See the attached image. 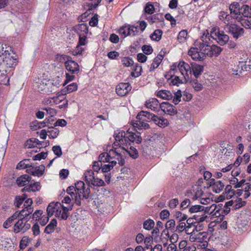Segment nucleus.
I'll use <instances>...</instances> for the list:
<instances>
[{"instance_id":"f257e3e1","label":"nucleus","mask_w":251,"mask_h":251,"mask_svg":"<svg viewBox=\"0 0 251 251\" xmlns=\"http://www.w3.org/2000/svg\"><path fill=\"white\" fill-rule=\"evenodd\" d=\"M12 53L10 47L0 43V70L7 72L9 69L16 66V59L11 55Z\"/></svg>"},{"instance_id":"f03ea898","label":"nucleus","mask_w":251,"mask_h":251,"mask_svg":"<svg viewBox=\"0 0 251 251\" xmlns=\"http://www.w3.org/2000/svg\"><path fill=\"white\" fill-rule=\"evenodd\" d=\"M73 208V205L69 207H65L60 202H51L47 208L48 217L52 216L54 214L58 218L66 220L68 217V211Z\"/></svg>"},{"instance_id":"7ed1b4c3","label":"nucleus","mask_w":251,"mask_h":251,"mask_svg":"<svg viewBox=\"0 0 251 251\" xmlns=\"http://www.w3.org/2000/svg\"><path fill=\"white\" fill-rule=\"evenodd\" d=\"M189 240L195 243L198 249H205L208 246V234L206 232H193L189 236Z\"/></svg>"},{"instance_id":"20e7f679","label":"nucleus","mask_w":251,"mask_h":251,"mask_svg":"<svg viewBox=\"0 0 251 251\" xmlns=\"http://www.w3.org/2000/svg\"><path fill=\"white\" fill-rule=\"evenodd\" d=\"M116 159L118 161L120 165L123 166L125 164V160L122 157V154L120 151L116 149L115 150H110L109 152L101 153L99 156V161L101 163L108 162L112 160V159Z\"/></svg>"},{"instance_id":"39448f33","label":"nucleus","mask_w":251,"mask_h":251,"mask_svg":"<svg viewBox=\"0 0 251 251\" xmlns=\"http://www.w3.org/2000/svg\"><path fill=\"white\" fill-rule=\"evenodd\" d=\"M136 121L131 122V125L133 127L139 130L149 128V125L146 122H149L151 120L150 113L142 111L138 113L136 116Z\"/></svg>"},{"instance_id":"423d86ee","label":"nucleus","mask_w":251,"mask_h":251,"mask_svg":"<svg viewBox=\"0 0 251 251\" xmlns=\"http://www.w3.org/2000/svg\"><path fill=\"white\" fill-rule=\"evenodd\" d=\"M210 37L221 46H224L229 41V36L217 26L213 27L210 31Z\"/></svg>"},{"instance_id":"0eeeda50","label":"nucleus","mask_w":251,"mask_h":251,"mask_svg":"<svg viewBox=\"0 0 251 251\" xmlns=\"http://www.w3.org/2000/svg\"><path fill=\"white\" fill-rule=\"evenodd\" d=\"M88 28L87 25L85 24L77 25L74 27V31L79 36L80 45H86L87 43Z\"/></svg>"},{"instance_id":"6e6552de","label":"nucleus","mask_w":251,"mask_h":251,"mask_svg":"<svg viewBox=\"0 0 251 251\" xmlns=\"http://www.w3.org/2000/svg\"><path fill=\"white\" fill-rule=\"evenodd\" d=\"M85 181L88 184L91 183L95 186H103L105 185L104 181L95 176L94 173L92 170L86 171L84 174Z\"/></svg>"},{"instance_id":"1a4fd4ad","label":"nucleus","mask_w":251,"mask_h":251,"mask_svg":"<svg viewBox=\"0 0 251 251\" xmlns=\"http://www.w3.org/2000/svg\"><path fill=\"white\" fill-rule=\"evenodd\" d=\"M75 188L77 192L79 199H88L90 194V189L89 186L87 188L83 181H79L75 184Z\"/></svg>"},{"instance_id":"9d476101","label":"nucleus","mask_w":251,"mask_h":251,"mask_svg":"<svg viewBox=\"0 0 251 251\" xmlns=\"http://www.w3.org/2000/svg\"><path fill=\"white\" fill-rule=\"evenodd\" d=\"M114 137L115 141L114 143L115 146H119L122 149L128 143V140L126 136V133L123 130H117L115 132Z\"/></svg>"},{"instance_id":"9b49d317","label":"nucleus","mask_w":251,"mask_h":251,"mask_svg":"<svg viewBox=\"0 0 251 251\" xmlns=\"http://www.w3.org/2000/svg\"><path fill=\"white\" fill-rule=\"evenodd\" d=\"M66 93H64L63 91L58 93L55 97L50 98L48 100L50 101L49 103H53L54 104H58L62 102H63V104L60 105V108L63 107H66L68 105V100L66 99Z\"/></svg>"},{"instance_id":"f8f14e48","label":"nucleus","mask_w":251,"mask_h":251,"mask_svg":"<svg viewBox=\"0 0 251 251\" xmlns=\"http://www.w3.org/2000/svg\"><path fill=\"white\" fill-rule=\"evenodd\" d=\"M138 32L137 26L129 25L122 26L119 30V33L123 38L128 35L134 36Z\"/></svg>"},{"instance_id":"ddd939ff","label":"nucleus","mask_w":251,"mask_h":251,"mask_svg":"<svg viewBox=\"0 0 251 251\" xmlns=\"http://www.w3.org/2000/svg\"><path fill=\"white\" fill-rule=\"evenodd\" d=\"M177 68L182 75V78L185 81L189 79V75L192 73L191 66L184 61H181L177 64Z\"/></svg>"},{"instance_id":"4468645a","label":"nucleus","mask_w":251,"mask_h":251,"mask_svg":"<svg viewBox=\"0 0 251 251\" xmlns=\"http://www.w3.org/2000/svg\"><path fill=\"white\" fill-rule=\"evenodd\" d=\"M30 227V225L25 221V219L19 218L18 221L14 224L13 227V231L18 233L20 232H25Z\"/></svg>"},{"instance_id":"2eb2a0df","label":"nucleus","mask_w":251,"mask_h":251,"mask_svg":"<svg viewBox=\"0 0 251 251\" xmlns=\"http://www.w3.org/2000/svg\"><path fill=\"white\" fill-rule=\"evenodd\" d=\"M226 26L228 32L234 38L238 39L244 34V29L236 24H227Z\"/></svg>"},{"instance_id":"dca6fc26","label":"nucleus","mask_w":251,"mask_h":251,"mask_svg":"<svg viewBox=\"0 0 251 251\" xmlns=\"http://www.w3.org/2000/svg\"><path fill=\"white\" fill-rule=\"evenodd\" d=\"M223 211L221 209V206L219 205H217L215 203L211 204L210 206L206 207L204 206V212L205 213H208L211 215L212 216L216 217H220L219 212Z\"/></svg>"},{"instance_id":"f3484780","label":"nucleus","mask_w":251,"mask_h":251,"mask_svg":"<svg viewBox=\"0 0 251 251\" xmlns=\"http://www.w3.org/2000/svg\"><path fill=\"white\" fill-rule=\"evenodd\" d=\"M131 89V87L128 83H121L118 84L116 89L118 95L123 97L126 96Z\"/></svg>"},{"instance_id":"a211bd4d","label":"nucleus","mask_w":251,"mask_h":251,"mask_svg":"<svg viewBox=\"0 0 251 251\" xmlns=\"http://www.w3.org/2000/svg\"><path fill=\"white\" fill-rule=\"evenodd\" d=\"M65 67L66 69L72 74H77L79 71L78 64L71 59H68L65 61Z\"/></svg>"},{"instance_id":"6ab92c4d","label":"nucleus","mask_w":251,"mask_h":251,"mask_svg":"<svg viewBox=\"0 0 251 251\" xmlns=\"http://www.w3.org/2000/svg\"><path fill=\"white\" fill-rule=\"evenodd\" d=\"M150 119L156 125L161 127H164L169 124V122L166 119L163 117H158L151 113Z\"/></svg>"},{"instance_id":"aec40b11","label":"nucleus","mask_w":251,"mask_h":251,"mask_svg":"<svg viewBox=\"0 0 251 251\" xmlns=\"http://www.w3.org/2000/svg\"><path fill=\"white\" fill-rule=\"evenodd\" d=\"M147 108L151 109L153 111H158L160 108V104L156 98H150L145 102V104Z\"/></svg>"},{"instance_id":"412c9836","label":"nucleus","mask_w":251,"mask_h":251,"mask_svg":"<svg viewBox=\"0 0 251 251\" xmlns=\"http://www.w3.org/2000/svg\"><path fill=\"white\" fill-rule=\"evenodd\" d=\"M160 109L167 114L172 116L176 113V109L169 102H162L160 104Z\"/></svg>"},{"instance_id":"4be33fe9","label":"nucleus","mask_w":251,"mask_h":251,"mask_svg":"<svg viewBox=\"0 0 251 251\" xmlns=\"http://www.w3.org/2000/svg\"><path fill=\"white\" fill-rule=\"evenodd\" d=\"M224 184L220 180L216 181L214 179H211L210 187L213 192L215 193H220L224 189Z\"/></svg>"},{"instance_id":"5701e85b","label":"nucleus","mask_w":251,"mask_h":251,"mask_svg":"<svg viewBox=\"0 0 251 251\" xmlns=\"http://www.w3.org/2000/svg\"><path fill=\"white\" fill-rule=\"evenodd\" d=\"M188 54L194 60L201 61L203 60V55L201 54L198 48H191L188 51Z\"/></svg>"},{"instance_id":"b1692460","label":"nucleus","mask_w":251,"mask_h":251,"mask_svg":"<svg viewBox=\"0 0 251 251\" xmlns=\"http://www.w3.org/2000/svg\"><path fill=\"white\" fill-rule=\"evenodd\" d=\"M165 77L170 85L178 86L183 82V78H180L179 76L175 75L174 74H167L165 75Z\"/></svg>"},{"instance_id":"393cba45","label":"nucleus","mask_w":251,"mask_h":251,"mask_svg":"<svg viewBox=\"0 0 251 251\" xmlns=\"http://www.w3.org/2000/svg\"><path fill=\"white\" fill-rule=\"evenodd\" d=\"M202 192L203 191L201 187L199 185H195L193 186L191 193H188V196L194 200H197L200 199Z\"/></svg>"},{"instance_id":"a878e982","label":"nucleus","mask_w":251,"mask_h":251,"mask_svg":"<svg viewBox=\"0 0 251 251\" xmlns=\"http://www.w3.org/2000/svg\"><path fill=\"white\" fill-rule=\"evenodd\" d=\"M122 149L133 159H136L138 157L137 150L131 146L130 143H129V145L127 143L125 146H123Z\"/></svg>"},{"instance_id":"bb28decb","label":"nucleus","mask_w":251,"mask_h":251,"mask_svg":"<svg viewBox=\"0 0 251 251\" xmlns=\"http://www.w3.org/2000/svg\"><path fill=\"white\" fill-rule=\"evenodd\" d=\"M126 138L128 140V145L129 143L135 142L137 144H140L142 141V137L138 133H135L132 132L127 131Z\"/></svg>"},{"instance_id":"cd10ccee","label":"nucleus","mask_w":251,"mask_h":251,"mask_svg":"<svg viewBox=\"0 0 251 251\" xmlns=\"http://www.w3.org/2000/svg\"><path fill=\"white\" fill-rule=\"evenodd\" d=\"M199 50L201 54L203 55V59L205 58L206 55L211 57V46H210L209 44H204V43H200Z\"/></svg>"},{"instance_id":"c85d7f7f","label":"nucleus","mask_w":251,"mask_h":251,"mask_svg":"<svg viewBox=\"0 0 251 251\" xmlns=\"http://www.w3.org/2000/svg\"><path fill=\"white\" fill-rule=\"evenodd\" d=\"M238 67L239 69V70L233 69V75H240L243 71H247L250 69V67H249L247 62H239L238 64Z\"/></svg>"},{"instance_id":"c756f323","label":"nucleus","mask_w":251,"mask_h":251,"mask_svg":"<svg viewBox=\"0 0 251 251\" xmlns=\"http://www.w3.org/2000/svg\"><path fill=\"white\" fill-rule=\"evenodd\" d=\"M199 200L202 204H207L212 201V195L208 192L203 191Z\"/></svg>"},{"instance_id":"7c9ffc66","label":"nucleus","mask_w":251,"mask_h":251,"mask_svg":"<svg viewBox=\"0 0 251 251\" xmlns=\"http://www.w3.org/2000/svg\"><path fill=\"white\" fill-rule=\"evenodd\" d=\"M230 13L235 19H238L240 16V5L238 2H233L229 6Z\"/></svg>"},{"instance_id":"2f4dec72","label":"nucleus","mask_w":251,"mask_h":251,"mask_svg":"<svg viewBox=\"0 0 251 251\" xmlns=\"http://www.w3.org/2000/svg\"><path fill=\"white\" fill-rule=\"evenodd\" d=\"M191 68L193 74L196 77H198L201 74L203 70L202 66L198 65L195 63L191 64Z\"/></svg>"},{"instance_id":"473e14b6","label":"nucleus","mask_w":251,"mask_h":251,"mask_svg":"<svg viewBox=\"0 0 251 251\" xmlns=\"http://www.w3.org/2000/svg\"><path fill=\"white\" fill-rule=\"evenodd\" d=\"M156 96L162 99L171 100L173 98V94L169 91L163 90L157 92Z\"/></svg>"},{"instance_id":"72a5a7b5","label":"nucleus","mask_w":251,"mask_h":251,"mask_svg":"<svg viewBox=\"0 0 251 251\" xmlns=\"http://www.w3.org/2000/svg\"><path fill=\"white\" fill-rule=\"evenodd\" d=\"M31 177L28 175H24L19 177L16 180V183L19 186H23L28 184L30 181Z\"/></svg>"},{"instance_id":"f704fd0d","label":"nucleus","mask_w":251,"mask_h":251,"mask_svg":"<svg viewBox=\"0 0 251 251\" xmlns=\"http://www.w3.org/2000/svg\"><path fill=\"white\" fill-rule=\"evenodd\" d=\"M57 225L56 219H52L49 224L46 227L44 232L47 234H50L52 233L55 229Z\"/></svg>"},{"instance_id":"c9c22d12","label":"nucleus","mask_w":251,"mask_h":251,"mask_svg":"<svg viewBox=\"0 0 251 251\" xmlns=\"http://www.w3.org/2000/svg\"><path fill=\"white\" fill-rule=\"evenodd\" d=\"M19 216L18 212H15L11 216L9 217L3 223V226L5 228H8L12 226L13 221L16 220Z\"/></svg>"},{"instance_id":"e433bc0d","label":"nucleus","mask_w":251,"mask_h":251,"mask_svg":"<svg viewBox=\"0 0 251 251\" xmlns=\"http://www.w3.org/2000/svg\"><path fill=\"white\" fill-rule=\"evenodd\" d=\"M40 188L41 186L40 183L36 182L24 187L23 188V191L35 192L39 191Z\"/></svg>"},{"instance_id":"4c0bfd02","label":"nucleus","mask_w":251,"mask_h":251,"mask_svg":"<svg viewBox=\"0 0 251 251\" xmlns=\"http://www.w3.org/2000/svg\"><path fill=\"white\" fill-rule=\"evenodd\" d=\"M163 58V56L161 54H158L153 60L151 67L150 68V71H152L155 69L157 68L159 64L161 63L162 59Z\"/></svg>"},{"instance_id":"58836bf2","label":"nucleus","mask_w":251,"mask_h":251,"mask_svg":"<svg viewBox=\"0 0 251 251\" xmlns=\"http://www.w3.org/2000/svg\"><path fill=\"white\" fill-rule=\"evenodd\" d=\"M107 163H108L106 164H103L102 163V172L107 173L110 171L117 164V161L116 160H112Z\"/></svg>"},{"instance_id":"ea45409f","label":"nucleus","mask_w":251,"mask_h":251,"mask_svg":"<svg viewBox=\"0 0 251 251\" xmlns=\"http://www.w3.org/2000/svg\"><path fill=\"white\" fill-rule=\"evenodd\" d=\"M33 211V209L32 207H28L27 208L24 207L22 210H21L20 212H18V214H19V216L18 218H21L25 219V217L31 214Z\"/></svg>"},{"instance_id":"a19ab883","label":"nucleus","mask_w":251,"mask_h":251,"mask_svg":"<svg viewBox=\"0 0 251 251\" xmlns=\"http://www.w3.org/2000/svg\"><path fill=\"white\" fill-rule=\"evenodd\" d=\"M32 164L30 163L29 159H24L20 161L17 166V169H24L28 168V167H31Z\"/></svg>"},{"instance_id":"79ce46f5","label":"nucleus","mask_w":251,"mask_h":251,"mask_svg":"<svg viewBox=\"0 0 251 251\" xmlns=\"http://www.w3.org/2000/svg\"><path fill=\"white\" fill-rule=\"evenodd\" d=\"M40 141L36 138H31L27 140L25 144V146L28 149H31L34 148L37 145L39 144Z\"/></svg>"},{"instance_id":"37998d69","label":"nucleus","mask_w":251,"mask_h":251,"mask_svg":"<svg viewBox=\"0 0 251 251\" xmlns=\"http://www.w3.org/2000/svg\"><path fill=\"white\" fill-rule=\"evenodd\" d=\"M48 132L49 133L48 136L50 138L55 139L58 136L59 130L57 128L49 127Z\"/></svg>"},{"instance_id":"c03bdc74","label":"nucleus","mask_w":251,"mask_h":251,"mask_svg":"<svg viewBox=\"0 0 251 251\" xmlns=\"http://www.w3.org/2000/svg\"><path fill=\"white\" fill-rule=\"evenodd\" d=\"M225 191L227 199H231L235 194V191L232 189V186L230 185H227L226 187Z\"/></svg>"},{"instance_id":"a18cd8bd","label":"nucleus","mask_w":251,"mask_h":251,"mask_svg":"<svg viewBox=\"0 0 251 251\" xmlns=\"http://www.w3.org/2000/svg\"><path fill=\"white\" fill-rule=\"evenodd\" d=\"M78 86L76 83H72L68 85L64 90L62 91L64 93H70L74 91H76L77 89Z\"/></svg>"},{"instance_id":"49530a36","label":"nucleus","mask_w":251,"mask_h":251,"mask_svg":"<svg viewBox=\"0 0 251 251\" xmlns=\"http://www.w3.org/2000/svg\"><path fill=\"white\" fill-rule=\"evenodd\" d=\"M162 35V30L160 29H156L150 35V37L152 40L158 41L161 39Z\"/></svg>"},{"instance_id":"de8ad7c7","label":"nucleus","mask_w":251,"mask_h":251,"mask_svg":"<svg viewBox=\"0 0 251 251\" xmlns=\"http://www.w3.org/2000/svg\"><path fill=\"white\" fill-rule=\"evenodd\" d=\"M142 68L141 66L136 64L134 68V71L131 72V75L133 77H137L141 75Z\"/></svg>"},{"instance_id":"09e8293b","label":"nucleus","mask_w":251,"mask_h":251,"mask_svg":"<svg viewBox=\"0 0 251 251\" xmlns=\"http://www.w3.org/2000/svg\"><path fill=\"white\" fill-rule=\"evenodd\" d=\"M154 226V222L152 220L148 219L146 220L143 223V227L144 229L150 230Z\"/></svg>"},{"instance_id":"8fccbe9b","label":"nucleus","mask_w":251,"mask_h":251,"mask_svg":"<svg viewBox=\"0 0 251 251\" xmlns=\"http://www.w3.org/2000/svg\"><path fill=\"white\" fill-rule=\"evenodd\" d=\"M166 228L172 231H176V222L174 219L169 220L165 225Z\"/></svg>"},{"instance_id":"3c124183","label":"nucleus","mask_w":251,"mask_h":251,"mask_svg":"<svg viewBox=\"0 0 251 251\" xmlns=\"http://www.w3.org/2000/svg\"><path fill=\"white\" fill-rule=\"evenodd\" d=\"M186 224L185 222L178 221L176 226V231L178 233H181L186 228Z\"/></svg>"},{"instance_id":"603ef678","label":"nucleus","mask_w":251,"mask_h":251,"mask_svg":"<svg viewBox=\"0 0 251 251\" xmlns=\"http://www.w3.org/2000/svg\"><path fill=\"white\" fill-rule=\"evenodd\" d=\"M191 213L204 211V206L200 205H194L191 206L189 209Z\"/></svg>"},{"instance_id":"864d4df0","label":"nucleus","mask_w":251,"mask_h":251,"mask_svg":"<svg viewBox=\"0 0 251 251\" xmlns=\"http://www.w3.org/2000/svg\"><path fill=\"white\" fill-rule=\"evenodd\" d=\"M187 32L185 30L180 31L178 35L177 39L180 43H184L186 40Z\"/></svg>"},{"instance_id":"5fc2aeb1","label":"nucleus","mask_w":251,"mask_h":251,"mask_svg":"<svg viewBox=\"0 0 251 251\" xmlns=\"http://www.w3.org/2000/svg\"><path fill=\"white\" fill-rule=\"evenodd\" d=\"M222 49L220 47H218L216 45H212L211 46V57L213 56H218L221 52Z\"/></svg>"},{"instance_id":"6e6d98bb","label":"nucleus","mask_w":251,"mask_h":251,"mask_svg":"<svg viewBox=\"0 0 251 251\" xmlns=\"http://www.w3.org/2000/svg\"><path fill=\"white\" fill-rule=\"evenodd\" d=\"M182 96L180 90H178L176 93H174L173 98L172 99L173 102L175 104H177L181 100V98Z\"/></svg>"},{"instance_id":"4d7b16f0","label":"nucleus","mask_w":251,"mask_h":251,"mask_svg":"<svg viewBox=\"0 0 251 251\" xmlns=\"http://www.w3.org/2000/svg\"><path fill=\"white\" fill-rule=\"evenodd\" d=\"M67 194L69 195L72 200H75L77 204H80V200L81 199H79V197L78 195L77 192H71L67 193Z\"/></svg>"},{"instance_id":"13d9d810","label":"nucleus","mask_w":251,"mask_h":251,"mask_svg":"<svg viewBox=\"0 0 251 251\" xmlns=\"http://www.w3.org/2000/svg\"><path fill=\"white\" fill-rule=\"evenodd\" d=\"M191 83L192 86L196 91H200L203 88L202 85L197 80H194L192 81Z\"/></svg>"},{"instance_id":"bf43d9fd","label":"nucleus","mask_w":251,"mask_h":251,"mask_svg":"<svg viewBox=\"0 0 251 251\" xmlns=\"http://www.w3.org/2000/svg\"><path fill=\"white\" fill-rule=\"evenodd\" d=\"M201 40L202 41L201 43H204V44H209V41L210 40V36L207 30L203 32V34L201 37Z\"/></svg>"},{"instance_id":"052dcab7","label":"nucleus","mask_w":251,"mask_h":251,"mask_svg":"<svg viewBox=\"0 0 251 251\" xmlns=\"http://www.w3.org/2000/svg\"><path fill=\"white\" fill-rule=\"evenodd\" d=\"M234 202H235L233 205V208L235 209L241 208L246 204V202L242 201L241 198H238L236 200L234 201Z\"/></svg>"},{"instance_id":"680f3d73","label":"nucleus","mask_w":251,"mask_h":251,"mask_svg":"<svg viewBox=\"0 0 251 251\" xmlns=\"http://www.w3.org/2000/svg\"><path fill=\"white\" fill-rule=\"evenodd\" d=\"M85 45H80L79 41H78V44L77 46L75 47V49L74 50L72 51V53L74 55H77L78 54H80L82 51L84 50V48L81 47V46H84Z\"/></svg>"},{"instance_id":"e2e57ef3","label":"nucleus","mask_w":251,"mask_h":251,"mask_svg":"<svg viewBox=\"0 0 251 251\" xmlns=\"http://www.w3.org/2000/svg\"><path fill=\"white\" fill-rule=\"evenodd\" d=\"M30 241V239L26 236H24L21 240L20 244V247L21 249H24L27 245L28 243Z\"/></svg>"},{"instance_id":"0e129e2a","label":"nucleus","mask_w":251,"mask_h":251,"mask_svg":"<svg viewBox=\"0 0 251 251\" xmlns=\"http://www.w3.org/2000/svg\"><path fill=\"white\" fill-rule=\"evenodd\" d=\"M27 196L24 194L22 196H19L16 197L15 200V205L17 207H19L23 203L25 200L27 198Z\"/></svg>"},{"instance_id":"69168bd1","label":"nucleus","mask_w":251,"mask_h":251,"mask_svg":"<svg viewBox=\"0 0 251 251\" xmlns=\"http://www.w3.org/2000/svg\"><path fill=\"white\" fill-rule=\"evenodd\" d=\"M145 11L146 13L152 14L154 12V8L153 5L151 3V2H148L145 7Z\"/></svg>"},{"instance_id":"338daca9","label":"nucleus","mask_w":251,"mask_h":251,"mask_svg":"<svg viewBox=\"0 0 251 251\" xmlns=\"http://www.w3.org/2000/svg\"><path fill=\"white\" fill-rule=\"evenodd\" d=\"M122 62L123 64L125 67H129L133 64V60L129 58V57H124L122 60Z\"/></svg>"},{"instance_id":"774afa93","label":"nucleus","mask_w":251,"mask_h":251,"mask_svg":"<svg viewBox=\"0 0 251 251\" xmlns=\"http://www.w3.org/2000/svg\"><path fill=\"white\" fill-rule=\"evenodd\" d=\"M45 168L44 166H41L38 168H34V176H42L44 172Z\"/></svg>"}]
</instances>
